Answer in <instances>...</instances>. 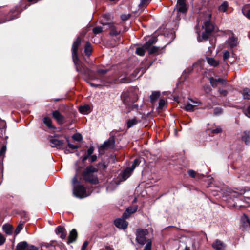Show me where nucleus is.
<instances>
[{"instance_id": "59", "label": "nucleus", "mask_w": 250, "mask_h": 250, "mask_svg": "<svg viewBox=\"0 0 250 250\" xmlns=\"http://www.w3.org/2000/svg\"><path fill=\"white\" fill-rule=\"evenodd\" d=\"M243 13L245 16L250 20V9L247 12H246L245 10H243Z\"/></svg>"}, {"instance_id": "58", "label": "nucleus", "mask_w": 250, "mask_h": 250, "mask_svg": "<svg viewBox=\"0 0 250 250\" xmlns=\"http://www.w3.org/2000/svg\"><path fill=\"white\" fill-rule=\"evenodd\" d=\"M96 160H97V156L96 155H91L90 157L89 158V161L91 163L95 162Z\"/></svg>"}, {"instance_id": "57", "label": "nucleus", "mask_w": 250, "mask_h": 250, "mask_svg": "<svg viewBox=\"0 0 250 250\" xmlns=\"http://www.w3.org/2000/svg\"><path fill=\"white\" fill-rule=\"evenodd\" d=\"M217 80L218 83H221L222 84H224L225 83H226V80L222 78H218L216 79Z\"/></svg>"}, {"instance_id": "50", "label": "nucleus", "mask_w": 250, "mask_h": 250, "mask_svg": "<svg viewBox=\"0 0 250 250\" xmlns=\"http://www.w3.org/2000/svg\"><path fill=\"white\" fill-rule=\"evenodd\" d=\"M151 241H150L147 242V243L145 247L144 250H151Z\"/></svg>"}, {"instance_id": "36", "label": "nucleus", "mask_w": 250, "mask_h": 250, "mask_svg": "<svg viewBox=\"0 0 250 250\" xmlns=\"http://www.w3.org/2000/svg\"><path fill=\"white\" fill-rule=\"evenodd\" d=\"M229 4L227 1H224L223 3L219 7V10L222 12H225L226 11Z\"/></svg>"}, {"instance_id": "13", "label": "nucleus", "mask_w": 250, "mask_h": 250, "mask_svg": "<svg viewBox=\"0 0 250 250\" xmlns=\"http://www.w3.org/2000/svg\"><path fill=\"white\" fill-rule=\"evenodd\" d=\"M241 226L245 229H250V221L248 217L245 215L243 214L241 219Z\"/></svg>"}, {"instance_id": "19", "label": "nucleus", "mask_w": 250, "mask_h": 250, "mask_svg": "<svg viewBox=\"0 0 250 250\" xmlns=\"http://www.w3.org/2000/svg\"><path fill=\"white\" fill-rule=\"evenodd\" d=\"M77 237V232L75 229H73L70 232L67 243L68 244L73 242Z\"/></svg>"}, {"instance_id": "14", "label": "nucleus", "mask_w": 250, "mask_h": 250, "mask_svg": "<svg viewBox=\"0 0 250 250\" xmlns=\"http://www.w3.org/2000/svg\"><path fill=\"white\" fill-rule=\"evenodd\" d=\"M177 8L179 12L184 13L187 9L185 3V0H177Z\"/></svg>"}, {"instance_id": "9", "label": "nucleus", "mask_w": 250, "mask_h": 250, "mask_svg": "<svg viewBox=\"0 0 250 250\" xmlns=\"http://www.w3.org/2000/svg\"><path fill=\"white\" fill-rule=\"evenodd\" d=\"M50 142L51 143V146L52 147H57V148H61L63 144V141L59 140L57 138L51 137L50 139Z\"/></svg>"}, {"instance_id": "41", "label": "nucleus", "mask_w": 250, "mask_h": 250, "mask_svg": "<svg viewBox=\"0 0 250 250\" xmlns=\"http://www.w3.org/2000/svg\"><path fill=\"white\" fill-rule=\"evenodd\" d=\"M148 51L149 54H154L157 53L159 50V47L156 46H152V47H150L148 49Z\"/></svg>"}, {"instance_id": "53", "label": "nucleus", "mask_w": 250, "mask_h": 250, "mask_svg": "<svg viewBox=\"0 0 250 250\" xmlns=\"http://www.w3.org/2000/svg\"><path fill=\"white\" fill-rule=\"evenodd\" d=\"M222 131V130L220 127H217L216 128L212 130V133L213 134H218L220 133Z\"/></svg>"}, {"instance_id": "23", "label": "nucleus", "mask_w": 250, "mask_h": 250, "mask_svg": "<svg viewBox=\"0 0 250 250\" xmlns=\"http://www.w3.org/2000/svg\"><path fill=\"white\" fill-rule=\"evenodd\" d=\"M242 140L246 144H249L250 143V132H244L242 136Z\"/></svg>"}, {"instance_id": "43", "label": "nucleus", "mask_w": 250, "mask_h": 250, "mask_svg": "<svg viewBox=\"0 0 250 250\" xmlns=\"http://www.w3.org/2000/svg\"><path fill=\"white\" fill-rule=\"evenodd\" d=\"M209 81H210V84L212 87H217L218 83H217V80H216V78L211 77L209 79Z\"/></svg>"}, {"instance_id": "40", "label": "nucleus", "mask_w": 250, "mask_h": 250, "mask_svg": "<svg viewBox=\"0 0 250 250\" xmlns=\"http://www.w3.org/2000/svg\"><path fill=\"white\" fill-rule=\"evenodd\" d=\"M23 223H20L17 227L16 228L15 230V234L16 235H18L21 230H22L23 228Z\"/></svg>"}, {"instance_id": "64", "label": "nucleus", "mask_w": 250, "mask_h": 250, "mask_svg": "<svg viewBox=\"0 0 250 250\" xmlns=\"http://www.w3.org/2000/svg\"><path fill=\"white\" fill-rule=\"evenodd\" d=\"M191 102L194 104H200V103L199 102H198V101H194L193 100H191Z\"/></svg>"}, {"instance_id": "33", "label": "nucleus", "mask_w": 250, "mask_h": 250, "mask_svg": "<svg viewBox=\"0 0 250 250\" xmlns=\"http://www.w3.org/2000/svg\"><path fill=\"white\" fill-rule=\"evenodd\" d=\"M27 247V243L25 242H21L19 243L16 248V250H24Z\"/></svg>"}, {"instance_id": "24", "label": "nucleus", "mask_w": 250, "mask_h": 250, "mask_svg": "<svg viewBox=\"0 0 250 250\" xmlns=\"http://www.w3.org/2000/svg\"><path fill=\"white\" fill-rule=\"evenodd\" d=\"M94 151L93 147H90L85 153V155L83 156L82 161L84 162L86 160H87L92 155Z\"/></svg>"}, {"instance_id": "51", "label": "nucleus", "mask_w": 250, "mask_h": 250, "mask_svg": "<svg viewBox=\"0 0 250 250\" xmlns=\"http://www.w3.org/2000/svg\"><path fill=\"white\" fill-rule=\"evenodd\" d=\"M230 56V55H229V53L228 51H226L224 54H223V59L224 60H226L227 59H228Z\"/></svg>"}, {"instance_id": "46", "label": "nucleus", "mask_w": 250, "mask_h": 250, "mask_svg": "<svg viewBox=\"0 0 250 250\" xmlns=\"http://www.w3.org/2000/svg\"><path fill=\"white\" fill-rule=\"evenodd\" d=\"M103 31L102 28L101 27H96L93 29V32L95 34H99L102 32Z\"/></svg>"}, {"instance_id": "26", "label": "nucleus", "mask_w": 250, "mask_h": 250, "mask_svg": "<svg viewBox=\"0 0 250 250\" xmlns=\"http://www.w3.org/2000/svg\"><path fill=\"white\" fill-rule=\"evenodd\" d=\"M9 14L12 15L11 17L10 18H7L5 21H2V22H0V23H3L6 21H10L11 20H13L15 18H17V15L19 14V13L18 12V11H17L16 9H15L12 10Z\"/></svg>"}, {"instance_id": "54", "label": "nucleus", "mask_w": 250, "mask_h": 250, "mask_svg": "<svg viewBox=\"0 0 250 250\" xmlns=\"http://www.w3.org/2000/svg\"><path fill=\"white\" fill-rule=\"evenodd\" d=\"M219 92L221 95L223 96H226L228 93V92L227 90L221 89H219Z\"/></svg>"}, {"instance_id": "2", "label": "nucleus", "mask_w": 250, "mask_h": 250, "mask_svg": "<svg viewBox=\"0 0 250 250\" xmlns=\"http://www.w3.org/2000/svg\"><path fill=\"white\" fill-rule=\"evenodd\" d=\"M80 43L81 39L78 37L73 43L72 47V59L76 67V71L84 75L88 78L89 80H95L96 78L93 76L92 71L88 68L84 67L79 61L77 51ZM87 81H89V80Z\"/></svg>"}, {"instance_id": "37", "label": "nucleus", "mask_w": 250, "mask_h": 250, "mask_svg": "<svg viewBox=\"0 0 250 250\" xmlns=\"http://www.w3.org/2000/svg\"><path fill=\"white\" fill-rule=\"evenodd\" d=\"M147 49H146L145 47H144V45L142 47H138L136 49V53L138 55H140V56H144V54H145V53L146 52V50Z\"/></svg>"}, {"instance_id": "56", "label": "nucleus", "mask_w": 250, "mask_h": 250, "mask_svg": "<svg viewBox=\"0 0 250 250\" xmlns=\"http://www.w3.org/2000/svg\"><path fill=\"white\" fill-rule=\"evenodd\" d=\"M127 209H130L129 212L131 214L132 213H133L136 211V210L137 209V207L135 206L133 208H128Z\"/></svg>"}, {"instance_id": "31", "label": "nucleus", "mask_w": 250, "mask_h": 250, "mask_svg": "<svg viewBox=\"0 0 250 250\" xmlns=\"http://www.w3.org/2000/svg\"><path fill=\"white\" fill-rule=\"evenodd\" d=\"M43 123L49 128H54L52 124V120L50 118L47 117L44 118Z\"/></svg>"}, {"instance_id": "6", "label": "nucleus", "mask_w": 250, "mask_h": 250, "mask_svg": "<svg viewBox=\"0 0 250 250\" xmlns=\"http://www.w3.org/2000/svg\"><path fill=\"white\" fill-rule=\"evenodd\" d=\"M108 71L107 69H98L97 71V75L99 78L97 77L94 75L93 72L92 71V75L94 77L96 78L95 80H89V81H87V83L93 87H100L102 86L103 85H105L104 80L102 76L105 74Z\"/></svg>"}, {"instance_id": "62", "label": "nucleus", "mask_w": 250, "mask_h": 250, "mask_svg": "<svg viewBox=\"0 0 250 250\" xmlns=\"http://www.w3.org/2000/svg\"><path fill=\"white\" fill-rule=\"evenodd\" d=\"M26 250H38V249L34 246H30L27 248Z\"/></svg>"}, {"instance_id": "47", "label": "nucleus", "mask_w": 250, "mask_h": 250, "mask_svg": "<svg viewBox=\"0 0 250 250\" xmlns=\"http://www.w3.org/2000/svg\"><path fill=\"white\" fill-rule=\"evenodd\" d=\"M130 209H126L123 215V217L124 219L125 218H127L129 217V216L131 215L130 213L129 212Z\"/></svg>"}, {"instance_id": "5", "label": "nucleus", "mask_w": 250, "mask_h": 250, "mask_svg": "<svg viewBox=\"0 0 250 250\" xmlns=\"http://www.w3.org/2000/svg\"><path fill=\"white\" fill-rule=\"evenodd\" d=\"M211 15L208 14L207 15V18L204 21V24L203 25V28L205 29V32L200 37L199 35L198 37V41L200 42L203 40H207L210 33L212 32L214 30V26L211 23L210 21Z\"/></svg>"}, {"instance_id": "8", "label": "nucleus", "mask_w": 250, "mask_h": 250, "mask_svg": "<svg viewBox=\"0 0 250 250\" xmlns=\"http://www.w3.org/2000/svg\"><path fill=\"white\" fill-rule=\"evenodd\" d=\"M148 233L146 229H138L136 233V241L141 245H144L146 243V236Z\"/></svg>"}, {"instance_id": "44", "label": "nucleus", "mask_w": 250, "mask_h": 250, "mask_svg": "<svg viewBox=\"0 0 250 250\" xmlns=\"http://www.w3.org/2000/svg\"><path fill=\"white\" fill-rule=\"evenodd\" d=\"M139 164V161L137 159H136L134 160L133 163L131 166V167H130L133 171L135 168L137 166H138Z\"/></svg>"}, {"instance_id": "45", "label": "nucleus", "mask_w": 250, "mask_h": 250, "mask_svg": "<svg viewBox=\"0 0 250 250\" xmlns=\"http://www.w3.org/2000/svg\"><path fill=\"white\" fill-rule=\"evenodd\" d=\"M166 104V102L164 99H160L159 102V106L158 108L160 109H162L164 106H165Z\"/></svg>"}, {"instance_id": "12", "label": "nucleus", "mask_w": 250, "mask_h": 250, "mask_svg": "<svg viewBox=\"0 0 250 250\" xmlns=\"http://www.w3.org/2000/svg\"><path fill=\"white\" fill-rule=\"evenodd\" d=\"M212 247L215 250H225V244L219 240H216L212 244Z\"/></svg>"}, {"instance_id": "16", "label": "nucleus", "mask_w": 250, "mask_h": 250, "mask_svg": "<svg viewBox=\"0 0 250 250\" xmlns=\"http://www.w3.org/2000/svg\"><path fill=\"white\" fill-rule=\"evenodd\" d=\"M227 43L230 47L233 48L237 46L238 44V39L234 36L233 33H231L227 41Z\"/></svg>"}, {"instance_id": "21", "label": "nucleus", "mask_w": 250, "mask_h": 250, "mask_svg": "<svg viewBox=\"0 0 250 250\" xmlns=\"http://www.w3.org/2000/svg\"><path fill=\"white\" fill-rule=\"evenodd\" d=\"M157 41V38L155 36H153L151 37L148 42H147L145 44H144V47L146 49H149L151 46L155 43Z\"/></svg>"}, {"instance_id": "63", "label": "nucleus", "mask_w": 250, "mask_h": 250, "mask_svg": "<svg viewBox=\"0 0 250 250\" xmlns=\"http://www.w3.org/2000/svg\"><path fill=\"white\" fill-rule=\"evenodd\" d=\"M247 115L248 117H250V105L248 107L247 109Z\"/></svg>"}, {"instance_id": "60", "label": "nucleus", "mask_w": 250, "mask_h": 250, "mask_svg": "<svg viewBox=\"0 0 250 250\" xmlns=\"http://www.w3.org/2000/svg\"><path fill=\"white\" fill-rule=\"evenodd\" d=\"M129 17H130V15L129 14H128V15H122L121 16V19L123 21L126 20L128 19Z\"/></svg>"}, {"instance_id": "32", "label": "nucleus", "mask_w": 250, "mask_h": 250, "mask_svg": "<svg viewBox=\"0 0 250 250\" xmlns=\"http://www.w3.org/2000/svg\"><path fill=\"white\" fill-rule=\"evenodd\" d=\"M90 107L88 105H84L79 107V111L83 114H86L89 111Z\"/></svg>"}, {"instance_id": "49", "label": "nucleus", "mask_w": 250, "mask_h": 250, "mask_svg": "<svg viewBox=\"0 0 250 250\" xmlns=\"http://www.w3.org/2000/svg\"><path fill=\"white\" fill-rule=\"evenodd\" d=\"M67 142H68V146L70 149L74 150V149H77L78 148V146L77 145H72V144H70L68 140H67Z\"/></svg>"}, {"instance_id": "10", "label": "nucleus", "mask_w": 250, "mask_h": 250, "mask_svg": "<svg viewBox=\"0 0 250 250\" xmlns=\"http://www.w3.org/2000/svg\"><path fill=\"white\" fill-rule=\"evenodd\" d=\"M250 191V187H245L243 188L237 189L236 191H233L231 192V196L234 197H237L238 195H242L246 192Z\"/></svg>"}, {"instance_id": "29", "label": "nucleus", "mask_w": 250, "mask_h": 250, "mask_svg": "<svg viewBox=\"0 0 250 250\" xmlns=\"http://www.w3.org/2000/svg\"><path fill=\"white\" fill-rule=\"evenodd\" d=\"M208 63L211 66H216L219 64V62L212 58L207 57Z\"/></svg>"}, {"instance_id": "35", "label": "nucleus", "mask_w": 250, "mask_h": 250, "mask_svg": "<svg viewBox=\"0 0 250 250\" xmlns=\"http://www.w3.org/2000/svg\"><path fill=\"white\" fill-rule=\"evenodd\" d=\"M242 95L244 99H250V89L245 88L242 91Z\"/></svg>"}, {"instance_id": "20", "label": "nucleus", "mask_w": 250, "mask_h": 250, "mask_svg": "<svg viewBox=\"0 0 250 250\" xmlns=\"http://www.w3.org/2000/svg\"><path fill=\"white\" fill-rule=\"evenodd\" d=\"M139 72L138 70H136L134 71V73L132 74L133 76L131 78H125V79H121V82L122 83H129L131 81L135 79L137 77V74Z\"/></svg>"}, {"instance_id": "1", "label": "nucleus", "mask_w": 250, "mask_h": 250, "mask_svg": "<svg viewBox=\"0 0 250 250\" xmlns=\"http://www.w3.org/2000/svg\"><path fill=\"white\" fill-rule=\"evenodd\" d=\"M80 43L81 39L78 37L73 43L72 47V59L76 67V71L84 75L88 78L89 80H95L96 78L93 76L92 71L88 68L84 67L79 61L77 51ZM87 81H89V80Z\"/></svg>"}, {"instance_id": "15", "label": "nucleus", "mask_w": 250, "mask_h": 250, "mask_svg": "<svg viewBox=\"0 0 250 250\" xmlns=\"http://www.w3.org/2000/svg\"><path fill=\"white\" fill-rule=\"evenodd\" d=\"M53 118L56 120L59 124H62L64 121V116L58 110H55L52 113Z\"/></svg>"}, {"instance_id": "3", "label": "nucleus", "mask_w": 250, "mask_h": 250, "mask_svg": "<svg viewBox=\"0 0 250 250\" xmlns=\"http://www.w3.org/2000/svg\"><path fill=\"white\" fill-rule=\"evenodd\" d=\"M121 99L126 106H128V112L131 110L137 109L138 105L133 104L138 99L137 90L135 88H130L127 91L123 93Z\"/></svg>"}, {"instance_id": "52", "label": "nucleus", "mask_w": 250, "mask_h": 250, "mask_svg": "<svg viewBox=\"0 0 250 250\" xmlns=\"http://www.w3.org/2000/svg\"><path fill=\"white\" fill-rule=\"evenodd\" d=\"M222 112L221 108L219 107H216L214 109V114L215 115H218L221 114Z\"/></svg>"}, {"instance_id": "30", "label": "nucleus", "mask_w": 250, "mask_h": 250, "mask_svg": "<svg viewBox=\"0 0 250 250\" xmlns=\"http://www.w3.org/2000/svg\"><path fill=\"white\" fill-rule=\"evenodd\" d=\"M84 52L86 55L89 56L92 52V47L89 42H86L85 46Z\"/></svg>"}, {"instance_id": "39", "label": "nucleus", "mask_w": 250, "mask_h": 250, "mask_svg": "<svg viewBox=\"0 0 250 250\" xmlns=\"http://www.w3.org/2000/svg\"><path fill=\"white\" fill-rule=\"evenodd\" d=\"M151 0H140V3L139 6L140 8L146 7L151 1Z\"/></svg>"}, {"instance_id": "48", "label": "nucleus", "mask_w": 250, "mask_h": 250, "mask_svg": "<svg viewBox=\"0 0 250 250\" xmlns=\"http://www.w3.org/2000/svg\"><path fill=\"white\" fill-rule=\"evenodd\" d=\"M5 238L0 233V246L2 245L5 243Z\"/></svg>"}, {"instance_id": "4", "label": "nucleus", "mask_w": 250, "mask_h": 250, "mask_svg": "<svg viewBox=\"0 0 250 250\" xmlns=\"http://www.w3.org/2000/svg\"><path fill=\"white\" fill-rule=\"evenodd\" d=\"M78 174L76 173L75 176L72 180V185L73 187V194L77 197L83 198L87 197L88 195L86 193L85 188L80 185V182L77 179Z\"/></svg>"}, {"instance_id": "38", "label": "nucleus", "mask_w": 250, "mask_h": 250, "mask_svg": "<svg viewBox=\"0 0 250 250\" xmlns=\"http://www.w3.org/2000/svg\"><path fill=\"white\" fill-rule=\"evenodd\" d=\"M160 95V93L159 92H154L150 95V100L151 102H153L156 99H157Z\"/></svg>"}, {"instance_id": "28", "label": "nucleus", "mask_w": 250, "mask_h": 250, "mask_svg": "<svg viewBox=\"0 0 250 250\" xmlns=\"http://www.w3.org/2000/svg\"><path fill=\"white\" fill-rule=\"evenodd\" d=\"M3 229L7 235H11L12 233V227L10 225H4L3 226Z\"/></svg>"}, {"instance_id": "42", "label": "nucleus", "mask_w": 250, "mask_h": 250, "mask_svg": "<svg viewBox=\"0 0 250 250\" xmlns=\"http://www.w3.org/2000/svg\"><path fill=\"white\" fill-rule=\"evenodd\" d=\"M72 138L77 141H81L82 140L83 137L80 134L76 133L73 135Z\"/></svg>"}, {"instance_id": "27", "label": "nucleus", "mask_w": 250, "mask_h": 250, "mask_svg": "<svg viewBox=\"0 0 250 250\" xmlns=\"http://www.w3.org/2000/svg\"><path fill=\"white\" fill-rule=\"evenodd\" d=\"M114 145V141L113 140H109L106 142H105L103 146L102 147L104 148H108L113 147Z\"/></svg>"}, {"instance_id": "18", "label": "nucleus", "mask_w": 250, "mask_h": 250, "mask_svg": "<svg viewBox=\"0 0 250 250\" xmlns=\"http://www.w3.org/2000/svg\"><path fill=\"white\" fill-rule=\"evenodd\" d=\"M133 171L130 167H127L125 169L122 173L123 180L125 181L130 177Z\"/></svg>"}, {"instance_id": "11", "label": "nucleus", "mask_w": 250, "mask_h": 250, "mask_svg": "<svg viewBox=\"0 0 250 250\" xmlns=\"http://www.w3.org/2000/svg\"><path fill=\"white\" fill-rule=\"evenodd\" d=\"M115 225L118 228L125 229L127 228L128 223L124 219H117L114 221Z\"/></svg>"}, {"instance_id": "22", "label": "nucleus", "mask_w": 250, "mask_h": 250, "mask_svg": "<svg viewBox=\"0 0 250 250\" xmlns=\"http://www.w3.org/2000/svg\"><path fill=\"white\" fill-rule=\"evenodd\" d=\"M6 146H3L0 150V170L2 169L3 161L4 158V154L6 151Z\"/></svg>"}, {"instance_id": "17", "label": "nucleus", "mask_w": 250, "mask_h": 250, "mask_svg": "<svg viewBox=\"0 0 250 250\" xmlns=\"http://www.w3.org/2000/svg\"><path fill=\"white\" fill-rule=\"evenodd\" d=\"M56 233L60 235L62 239H64L66 237V231L65 229L61 226H58L55 230Z\"/></svg>"}, {"instance_id": "7", "label": "nucleus", "mask_w": 250, "mask_h": 250, "mask_svg": "<svg viewBox=\"0 0 250 250\" xmlns=\"http://www.w3.org/2000/svg\"><path fill=\"white\" fill-rule=\"evenodd\" d=\"M97 171V169L93 167H87L83 174V179L85 181L93 184H97L98 183V179L97 176L94 174V173Z\"/></svg>"}, {"instance_id": "25", "label": "nucleus", "mask_w": 250, "mask_h": 250, "mask_svg": "<svg viewBox=\"0 0 250 250\" xmlns=\"http://www.w3.org/2000/svg\"><path fill=\"white\" fill-rule=\"evenodd\" d=\"M138 123V121L136 117L129 119L126 123V126L127 128H131Z\"/></svg>"}, {"instance_id": "55", "label": "nucleus", "mask_w": 250, "mask_h": 250, "mask_svg": "<svg viewBox=\"0 0 250 250\" xmlns=\"http://www.w3.org/2000/svg\"><path fill=\"white\" fill-rule=\"evenodd\" d=\"M188 174L191 177H193V178H194L195 177V176H196V173L195 171L192 170H188Z\"/></svg>"}, {"instance_id": "61", "label": "nucleus", "mask_w": 250, "mask_h": 250, "mask_svg": "<svg viewBox=\"0 0 250 250\" xmlns=\"http://www.w3.org/2000/svg\"><path fill=\"white\" fill-rule=\"evenodd\" d=\"M88 245V242L87 241H85L82 247V250H85L86 248H87V246Z\"/></svg>"}, {"instance_id": "34", "label": "nucleus", "mask_w": 250, "mask_h": 250, "mask_svg": "<svg viewBox=\"0 0 250 250\" xmlns=\"http://www.w3.org/2000/svg\"><path fill=\"white\" fill-rule=\"evenodd\" d=\"M196 106L195 104H192L190 103H187L185 104L184 109L187 111H193L194 107Z\"/></svg>"}]
</instances>
